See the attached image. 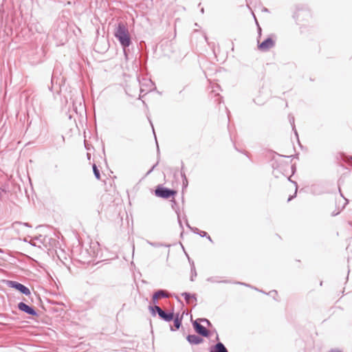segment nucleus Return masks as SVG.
<instances>
[{"instance_id":"nucleus-17","label":"nucleus","mask_w":352,"mask_h":352,"mask_svg":"<svg viewBox=\"0 0 352 352\" xmlns=\"http://www.w3.org/2000/svg\"><path fill=\"white\" fill-rule=\"evenodd\" d=\"M207 281L211 283H230V281L228 280H219L218 277H210L207 278Z\"/></svg>"},{"instance_id":"nucleus-5","label":"nucleus","mask_w":352,"mask_h":352,"mask_svg":"<svg viewBox=\"0 0 352 352\" xmlns=\"http://www.w3.org/2000/svg\"><path fill=\"white\" fill-rule=\"evenodd\" d=\"M192 327L197 333L204 337H209L210 332L200 324L198 319L192 322Z\"/></svg>"},{"instance_id":"nucleus-21","label":"nucleus","mask_w":352,"mask_h":352,"mask_svg":"<svg viewBox=\"0 0 352 352\" xmlns=\"http://www.w3.org/2000/svg\"><path fill=\"white\" fill-rule=\"evenodd\" d=\"M197 275V272H196V269H195V265H194V263L192 262V264H191V276H190V280L191 281H194V278L196 277Z\"/></svg>"},{"instance_id":"nucleus-26","label":"nucleus","mask_w":352,"mask_h":352,"mask_svg":"<svg viewBox=\"0 0 352 352\" xmlns=\"http://www.w3.org/2000/svg\"><path fill=\"white\" fill-rule=\"evenodd\" d=\"M234 283L235 284H238V285H244V286H246V287H249L253 288V289L258 291V289L257 288L253 287H252L251 285H250L249 284H247V283H241V282H235ZM259 292L264 293V292H263L262 290H259Z\"/></svg>"},{"instance_id":"nucleus-30","label":"nucleus","mask_w":352,"mask_h":352,"mask_svg":"<svg viewBox=\"0 0 352 352\" xmlns=\"http://www.w3.org/2000/svg\"><path fill=\"white\" fill-rule=\"evenodd\" d=\"M157 164H158V162L152 166V168L147 172L146 175L150 174L154 170V168L156 167V166Z\"/></svg>"},{"instance_id":"nucleus-11","label":"nucleus","mask_w":352,"mask_h":352,"mask_svg":"<svg viewBox=\"0 0 352 352\" xmlns=\"http://www.w3.org/2000/svg\"><path fill=\"white\" fill-rule=\"evenodd\" d=\"M210 352H228V351L222 342H219L211 347Z\"/></svg>"},{"instance_id":"nucleus-13","label":"nucleus","mask_w":352,"mask_h":352,"mask_svg":"<svg viewBox=\"0 0 352 352\" xmlns=\"http://www.w3.org/2000/svg\"><path fill=\"white\" fill-rule=\"evenodd\" d=\"M21 226L32 228V226L28 223H22L20 221H15L12 224V228L14 230H19V228Z\"/></svg>"},{"instance_id":"nucleus-2","label":"nucleus","mask_w":352,"mask_h":352,"mask_svg":"<svg viewBox=\"0 0 352 352\" xmlns=\"http://www.w3.org/2000/svg\"><path fill=\"white\" fill-rule=\"evenodd\" d=\"M148 309L151 311V314L153 316H155L157 314L160 319L164 320L165 322H170L174 318V313L172 312H166L164 311L158 305L148 307Z\"/></svg>"},{"instance_id":"nucleus-1","label":"nucleus","mask_w":352,"mask_h":352,"mask_svg":"<svg viewBox=\"0 0 352 352\" xmlns=\"http://www.w3.org/2000/svg\"><path fill=\"white\" fill-rule=\"evenodd\" d=\"M114 36L120 42L126 55V48L131 44V39L128 28L123 22L118 23V26L115 29Z\"/></svg>"},{"instance_id":"nucleus-8","label":"nucleus","mask_w":352,"mask_h":352,"mask_svg":"<svg viewBox=\"0 0 352 352\" xmlns=\"http://www.w3.org/2000/svg\"><path fill=\"white\" fill-rule=\"evenodd\" d=\"M302 14H304L306 16H310V12H309V10L306 7H304V6L299 7V6H298L296 8V11L294 14V18L296 20H300V16Z\"/></svg>"},{"instance_id":"nucleus-28","label":"nucleus","mask_w":352,"mask_h":352,"mask_svg":"<svg viewBox=\"0 0 352 352\" xmlns=\"http://www.w3.org/2000/svg\"><path fill=\"white\" fill-rule=\"evenodd\" d=\"M159 298H158L155 293H154L152 296V302L155 304V305H157L156 304L157 303Z\"/></svg>"},{"instance_id":"nucleus-20","label":"nucleus","mask_w":352,"mask_h":352,"mask_svg":"<svg viewBox=\"0 0 352 352\" xmlns=\"http://www.w3.org/2000/svg\"><path fill=\"white\" fill-rule=\"evenodd\" d=\"M289 122L292 126V129L294 131L295 135L298 138V135L297 133L296 129H295V124H294V117L292 115H289Z\"/></svg>"},{"instance_id":"nucleus-35","label":"nucleus","mask_w":352,"mask_h":352,"mask_svg":"<svg viewBox=\"0 0 352 352\" xmlns=\"http://www.w3.org/2000/svg\"><path fill=\"white\" fill-rule=\"evenodd\" d=\"M201 12L202 14H204V8H202L201 9Z\"/></svg>"},{"instance_id":"nucleus-6","label":"nucleus","mask_w":352,"mask_h":352,"mask_svg":"<svg viewBox=\"0 0 352 352\" xmlns=\"http://www.w3.org/2000/svg\"><path fill=\"white\" fill-rule=\"evenodd\" d=\"M17 307L21 311H23L27 314H29V315H31L33 316H38V313L34 307L27 305L26 303H25L23 302H20L19 303H18Z\"/></svg>"},{"instance_id":"nucleus-29","label":"nucleus","mask_w":352,"mask_h":352,"mask_svg":"<svg viewBox=\"0 0 352 352\" xmlns=\"http://www.w3.org/2000/svg\"><path fill=\"white\" fill-rule=\"evenodd\" d=\"M207 232L205 231L200 230L198 234L201 237H206L207 236Z\"/></svg>"},{"instance_id":"nucleus-38","label":"nucleus","mask_w":352,"mask_h":352,"mask_svg":"<svg viewBox=\"0 0 352 352\" xmlns=\"http://www.w3.org/2000/svg\"><path fill=\"white\" fill-rule=\"evenodd\" d=\"M151 127H152V129H154V126H153V125H151ZM153 130L154 131V129H153Z\"/></svg>"},{"instance_id":"nucleus-36","label":"nucleus","mask_w":352,"mask_h":352,"mask_svg":"<svg viewBox=\"0 0 352 352\" xmlns=\"http://www.w3.org/2000/svg\"><path fill=\"white\" fill-rule=\"evenodd\" d=\"M157 151L159 152L160 148H159V146H158V145H157Z\"/></svg>"},{"instance_id":"nucleus-31","label":"nucleus","mask_w":352,"mask_h":352,"mask_svg":"<svg viewBox=\"0 0 352 352\" xmlns=\"http://www.w3.org/2000/svg\"><path fill=\"white\" fill-rule=\"evenodd\" d=\"M210 242H213L212 238L207 234V236H206Z\"/></svg>"},{"instance_id":"nucleus-23","label":"nucleus","mask_w":352,"mask_h":352,"mask_svg":"<svg viewBox=\"0 0 352 352\" xmlns=\"http://www.w3.org/2000/svg\"><path fill=\"white\" fill-rule=\"evenodd\" d=\"M287 179H288L289 182H291L294 183V184H295V186H296V188H297V183H296V182L292 181V180L290 179V177H287ZM296 192H297V188H296V192H295L294 195H292V196H290V197L288 198V200H287V201H291L294 197H296Z\"/></svg>"},{"instance_id":"nucleus-22","label":"nucleus","mask_w":352,"mask_h":352,"mask_svg":"<svg viewBox=\"0 0 352 352\" xmlns=\"http://www.w3.org/2000/svg\"><path fill=\"white\" fill-rule=\"evenodd\" d=\"M93 172H94V174L96 178L97 179H100V170L96 164H93Z\"/></svg>"},{"instance_id":"nucleus-15","label":"nucleus","mask_w":352,"mask_h":352,"mask_svg":"<svg viewBox=\"0 0 352 352\" xmlns=\"http://www.w3.org/2000/svg\"><path fill=\"white\" fill-rule=\"evenodd\" d=\"M182 296L184 297L187 303L190 302V299H194L195 301L197 300L196 295L195 294H191L188 292H184L182 294Z\"/></svg>"},{"instance_id":"nucleus-10","label":"nucleus","mask_w":352,"mask_h":352,"mask_svg":"<svg viewBox=\"0 0 352 352\" xmlns=\"http://www.w3.org/2000/svg\"><path fill=\"white\" fill-rule=\"evenodd\" d=\"M182 316H179V314H177L175 316L174 315V318L173 320L174 322L175 328L170 326V331H174L180 328V327L182 326Z\"/></svg>"},{"instance_id":"nucleus-37","label":"nucleus","mask_w":352,"mask_h":352,"mask_svg":"<svg viewBox=\"0 0 352 352\" xmlns=\"http://www.w3.org/2000/svg\"><path fill=\"white\" fill-rule=\"evenodd\" d=\"M264 11H265V12H267V8H264Z\"/></svg>"},{"instance_id":"nucleus-27","label":"nucleus","mask_w":352,"mask_h":352,"mask_svg":"<svg viewBox=\"0 0 352 352\" xmlns=\"http://www.w3.org/2000/svg\"><path fill=\"white\" fill-rule=\"evenodd\" d=\"M198 320L200 322H204L209 327L212 325L210 321L206 318H198Z\"/></svg>"},{"instance_id":"nucleus-9","label":"nucleus","mask_w":352,"mask_h":352,"mask_svg":"<svg viewBox=\"0 0 352 352\" xmlns=\"http://www.w3.org/2000/svg\"><path fill=\"white\" fill-rule=\"evenodd\" d=\"M186 340L191 344H199L203 342L204 339L197 335L192 334L188 335L186 337Z\"/></svg>"},{"instance_id":"nucleus-4","label":"nucleus","mask_w":352,"mask_h":352,"mask_svg":"<svg viewBox=\"0 0 352 352\" xmlns=\"http://www.w3.org/2000/svg\"><path fill=\"white\" fill-rule=\"evenodd\" d=\"M6 285L8 287L14 288L25 296H30L31 294V292L28 287L17 281L7 280Z\"/></svg>"},{"instance_id":"nucleus-39","label":"nucleus","mask_w":352,"mask_h":352,"mask_svg":"<svg viewBox=\"0 0 352 352\" xmlns=\"http://www.w3.org/2000/svg\"><path fill=\"white\" fill-rule=\"evenodd\" d=\"M151 127H152V129H154V126H153V125H151ZM153 130L154 131V129H153Z\"/></svg>"},{"instance_id":"nucleus-7","label":"nucleus","mask_w":352,"mask_h":352,"mask_svg":"<svg viewBox=\"0 0 352 352\" xmlns=\"http://www.w3.org/2000/svg\"><path fill=\"white\" fill-rule=\"evenodd\" d=\"M274 45V41L272 38L268 37L261 43L258 47L260 50L265 52L272 48Z\"/></svg>"},{"instance_id":"nucleus-14","label":"nucleus","mask_w":352,"mask_h":352,"mask_svg":"<svg viewBox=\"0 0 352 352\" xmlns=\"http://www.w3.org/2000/svg\"><path fill=\"white\" fill-rule=\"evenodd\" d=\"M272 166L274 168L273 172H272L274 176L277 178L279 177L280 175L281 174L279 171V162L278 161H276L273 164Z\"/></svg>"},{"instance_id":"nucleus-18","label":"nucleus","mask_w":352,"mask_h":352,"mask_svg":"<svg viewBox=\"0 0 352 352\" xmlns=\"http://www.w3.org/2000/svg\"><path fill=\"white\" fill-rule=\"evenodd\" d=\"M183 168H184V165L182 164V171H181V176L182 177V185H183V188H186L188 185V179H187L185 173L182 171Z\"/></svg>"},{"instance_id":"nucleus-32","label":"nucleus","mask_w":352,"mask_h":352,"mask_svg":"<svg viewBox=\"0 0 352 352\" xmlns=\"http://www.w3.org/2000/svg\"><path fill=\"white\" fill-rule=\"evenodd\" d=\"M329 352H342L341 351L336 350V349H331Z\"/></svg>"},{"instance_id":"nucleus-12","label":"nucleus","mask_w":352,"mask_h":352,"mask_svg":"<svg viewBox=\"0 0 352 352\" xmlns=\"http://www.w3.org/2000/svg\"><path fill=\"white\" fill-rule=\"evenodd\" d=\"M289 168H292V172H294L295 168L293 166H289L287 163L279 162V171L283 176L287 177L285 172Z\"/></svg>"},{"instance_id":"nucleus-16","label":"nucleus","mask_w":352,"mask_h":352,"mask_svg":"<svg viewBox=\"0 0 352 352\" xmlns=\"http://www.w3.org/2000/svg\"><path fill=\"white\" fill-rule=\"evenodd\" d=\"M155 293L158 296V298H169L170 296L168 292L164 289H159Z\"/></svg>"},{"instance_id":"nucleus-33","label":"nucleus","mask_w":352,"mask_h":352,"mask_svg":"<svg viewBox=\"0 0 352 352\" xmlns=\"http://www.w3.org/2000/svg\"><path fill=\"white\" fill-rule=\"evenodd\" d=\"M272 293H274L275 294H277V292H276V291H275V290H273V291L270 292L269 293V294H272Z\"/></svg>"},{"instance_id":"nucleus-3","label":"nucleus","mask_w":352,"mask_h":352,"mask_svg":"<svg viewBox=\"0 0 352 352\" xmlns=\"http://www.w3.org/2000/svg\"><path fill=\"white\" fill-rule=\"evenodd\" d=\"M177 192L174 190L164 187L162 186H157L155 190V194L157 197L168 199L173 197Z\"/></svg>"},{"instance_id":"nucleus-19","label":"nucleus","mask_w":352,"mask_h":352,"mask_svg":"<svg viewBox=\"0 0 352 352\" xmlns=\"http://www.w3.org/2000/svg\"><path fill=\"white\" fill-rule=\"evenodd\" d=\"M147 243L150 245L154 247V248H160V247H169L170 245H166L162 243H155V242H151L149 241H146Z\"/></svg>"},{"instance_id":"nucleus-25","label":"nucleus","mask_w":352,"mask_h":352,"mask_svg":"<svg viewBox=\"0 0 352 352\" xmlns=\"http://www.w3.org/2000/svg\"><path fill=\"white\" fill-rule=\"evenodd\" d=\"M254 102L256 104L261 105V104H264L265 100L261 99L260 98H256L254 99Z\"/></svg>"},{"instance_id":"nucleus-24","label":"nucleus","mask_w":352,"mask_h":352,"mask_svg":"<svg viewBox=\"0 0 352 352\" xmlns=\"http://www.w3.org/2000/svg\"><path fill=\"white\" fill-rule=\"evenodd\" d=\"M186 226L187 227L192 231L195 234H198V233L199 232L200 230H199L197 228H195V227H191L188 222H186Z\"/></svg>"},{"instance_id":"nucleus-34","label":"nucleus","mask_w":352,"mask_h":352,"mask_svg":"<svg viewBox=\"0 0 352 352\" xmlns=\"http://www.w3.org/2000/svg\"><path fill=\"white\" fill-rule=\"evenodd\" d=\"M178 219H179V223L180 226L182 228V221H180L179 217H178Z\"/></svg>"}]
</instances>
